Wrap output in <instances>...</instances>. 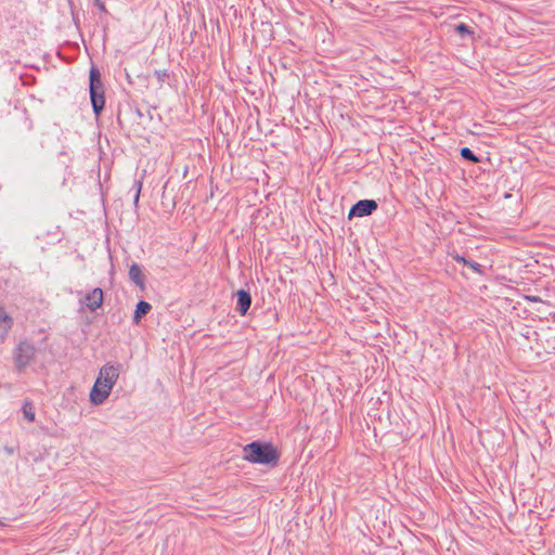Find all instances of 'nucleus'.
Masks as SVG:
<instances>
[{
  "label": "nucleus",
  "instance_id": "nucleus-16",
  "mask_svg": "<svg viewBox=\"0 0 555 555\" xmlns=\"http://www.w3.org/2000/svg\"><path fill=\"white\" fill-rule=\"evenodd\" d=\"M466 266L472 268L476 273H479V274L483 273L482 266L480 263H478V262H475L473 260H468L466 262Z\"/></svg>",
  "mask_w": 555,
  "mask_h": 555
},
{
  "label": "nucleus",
  "instance_id": "nucleus-13",
  "mask_svg": "<svg viewBox=\"0 0 555 555\" xmlns=\"http://www.w3.org/2000/svg\"><path fill=\"white\" fill-rule=\"evenodd\" d=\"M455 31L461 35V36H465V35H473L474 31L472 30V28L464 24V23H460L459 25L455 26Z\"/></svg>",
  "mask_w": 555,
  "mask_h": 555
},
{
  "label": "nucleus",
  "instance_id": "nucleus-4",
  "mask_svg": "<svg viewBox=\"0 0 555 555\" xmlns=\"http://www.w3.org/2000/svg\"><path fill=\"white\" fill-rule=\"evenodd\" d=\"M37 349L35 345L25 339L22 340L13 352L14 365L17 371H23L31 361L35 360Z\"/></svg>",
  "mask_w": 555,
  "mask_h": 555
},
{
  "label": "nucleus",
  "instance_id": "nucleus-11",
  "mask_svg": "<svg viewBox=\"0 0 555 555\" xmlns=\"http://www.w3.org/2000/svg\"><path fill=\"white\" fill-rule=\"evenodd\" d=\"M23 415L24 417L28 421V422H34L35 421V408L31 402L29 401H26L24 404H23Z\"/></svg>",
  "mask_w": 555,
  "mask_h": 555
},
{
  "label": "nucleus",
  "instance_id": "nucleus-3",
  "mask_svg": "<svg viewBox=\"0 0 555 555\" xmlns=\"http://www.w3.org/2000/svg\"><path fill=\"white\" fill-rule=\"evenodd\" d=\"M90 100L95 116H99L105 106L104 86L98 68L92 67L89 73Z\"/></svg>",
  "mask_w": 555,
  "mask_h": 555
},
{
  "label": "nucleus",
  "instance_id": "nucleus-5",
  "mask_svg": "<svg viewBox=\"0 0 555 555\" xmlns=\"http://www.w3.org/2000/svg\"><path fill=\"white\" fill-rule=\"evenodd\" d=\"M378 205L374 199L358 201L349 210V218L352 217H366L372 215Z\"/></svg>",
  "mask_w": 555,
  "mask_h": 555
},
{
  "label": "nucleus",
  "instance_id": "nucleus-20",
  "mask_svg": "<svg viewBox=\"0 0 555 555\" xmlns=\"http://www.w3.org/2000/svg\"><path fill=\"white\" fill-rule=\"evenodd\" d=\"M5 526H7V524L0 519V528L5 527Z\"/></svg>",
  "mask_w": 555,
  "mask_h": 555
},
{
  "label": "nucleus",
  "instance_id": "nucleus-18",
  "mask_svg": "<svg viewBox=\"0 0 555 555\" xmlns=\"http://www.w3.org/2000/svg\"><path fill=\"white\" fill-rule=\"evenodd\" d=\"M453 259L456 262H462L464 266H466V262L468 261L467 259H465L463 256H460V255H454Z\"/></svg>",
  "mask_w": 555,
  "mask_h": 555
},
{
  "label": "nucleus",
  "instance_id": "nucleus-6",
  "mask_svg": "<svg viewBox=\"0 0 555 555\" xmlns=\"http://www.w3.org/2000/svg\"><path fill=\"white\" fill-rule=\"evenodd\" d=\"M103 300V289L100 287H95L91 292H89L82 299H80V304L85 305L91 312H94L96 309L102 307Z\"/></svg>",
  "mask_w": 555,
  "mask_h": 555
},
{
  "label": "nucleus",
  "instance_id": "nucleus-10",
  "mask_svg": "<svg viewBox=\"0 0 555 555\" xmlns=\"http://www.w3.org/2000/svg\"><path fill=\"white\" fill-rule=\"evenodd\" d=\"M460 155L463 159L468 160L473 164L480 163V158L474 154V152L469 147H462L460 150Z\"/></svg>",
  "mask_w": 555,
  "mask_h": 555
},
{
  "label": "nucleus",
  "instance_id": "nucleus-2",
  "mask_svg": "<svg viewBox=\"0 0 555 555\" xmlns=\"http://www.w3.org/2000/svg\"><path fill=\"white\" fill-rule=\"evenodd\" d=\"M242 457L250 463L275 466L280 454L269 442L253 441L243 447Z\"/></svg>",
  "mask_w": 555,
  "mask_h": 555
},
{
  "label": "nucleus",
  "instance_id": "nucleus-1",
  "mask_svg": "<svg viewBox=\"0 0 555 555\" xmlns=\"http://www.w3.org/2000/svg\"><path fill=\"white\" fill-rule=\"evenodd\" d=\"M121 370L119 363H107L100 369L99 376L90 391V401L95 405L102 404L109 396Z\"/></svg>",
  "mask_w": 555,
  "mask_h": 555
},
{
  "label": "nucleus",
  "instance_id": "nucleus-12",
  "mask_svg": "<svg viewBox=\"0 0 555 555\" xmlns=\"http://www.w3.org/2000/svg\"><path fill=\"white\" fill-rule=\"evenodd\" d=\"M132 190L134 191L133 203H134V206H138V203H139V199H140V193H141V190H142V181L134 180L133 185H132Z\"/></svg>",
  "mask_w": 555,
  "mask_h": 555
},
{
  "label": "nucleus",
  "instance_id": "nucleus-19",
  "mask_svg": "<svg viewBox=\"0 0 555 555\" xmlns=\"http://www.w3.org/2000/svg\"><path fill=\"white\" fill-rule=\"evenodd\" d=\"M526 299L528 301H532V302H540L541 301V298L538 297V296H526Z\"/></svg>",
  "mask_w": 555,
  "mask_h": 555
},
{
  "label": "nucleus",
  "instance_id": "nucleus-14",
  "mask_svg": "<svg viewBox=\"0 0 555 555\" xmlns=\"http://www.w3.org/2000/svg\"><path fill=\"white\" fill-rule=\"evenodd\" d=\"M0 322L7 323L9 328L13 324V319L7 313L3 307H0Z\"/></svg>",
  "mask_w": 555,
  "mask_h": 555
},
{
  "label": "nucleus",
  "instance_id": "nucleus-9",
  "mask_svg": "<svg viewBox=\"0 0 555 555\" xmlns=\"http://www.w3.org/2000/svg\"><path fill=\"white\" fill-rule=\"evenodd\" d=\"M151 309H152L151 304H149L147 301H144V300H140L135 306V310H134V314H133V323L139 324L141 319L143 317H145L151 311Z\"/></svg>",
  "mask_w": 555,
  "mask_h": 555
},
{
  "label": "nucleus",
  "instance_id": "nucleus-8",
  "mask_svg": "<svg viewBox=\"0 0 555 555\" xmlns=\"http://www.w3.org/2000/svg\"><path fill=\"white\" fill-rule=\"evenodd\" d=\"M129 279L141 289L145 287V276L139 263L133 262L129 268Z\"/></svg>",
  "mask_w": 555,
  "mask_h": 555
},
{
  "label": "nucleus",
  "instance_id": "nucleus-15",
  "mask_svg": "<svg viewBox=\"0 0 555 555\" xmlns=\"http://www.w3.org/2000/svg\"><path fill=\"white\" fill-rule=\"evenodd\" d=\"M154 75L156 76L158 82L163 83L169 77V73L167 69L155 70Z\"/></svg>",
  "mask_w": 555,
  "mask_h": 555
},
{
  "label": "nucleus",
  "instance_id": "nucleus-17",
  "mask_svg": "<svg viewBox=\"0 0 555 555\" xmlns=\"http://www.w3.org/2000/svg\"><path fill=\"white\" fill-rule=\"evenodd\" d=\"M94 4L99 8L100 11L105 12L106 8L102 0H93Z\"/></svg>",
  "mask_w": 555,
  "mask_h": 555
},
{
  "label": "nucleus",
  "instance_id": "nucleus-7",
  "mask_svg": "<svg viewBox=\"0 0 555 555\" xmlns=\"http://www.w3.org/2000/svg\"><path fill=\"white\" fill-rule=\"evenodd\" d=\"M236 296V307L235 310L240 313V315L244 317L251 306V295L249 291L238 289L235 293Z\"/></svg>",
  "mask_w": 555,
  "mask_h": 555
}]
</instances>
